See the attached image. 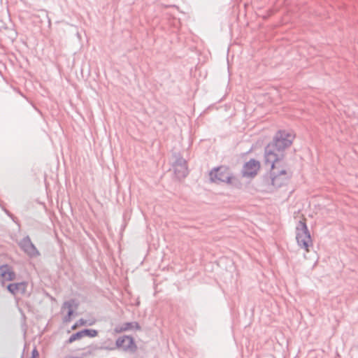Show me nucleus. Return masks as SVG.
<instances>
[{
  "label": "nucleus",
  "instance_id": "f257e3e1",
  "mask_svg": "<svg viewBox=\"0 0 358 358\" xmlns=\"http://www.w3.org/2000/svg\"><path fill=\"white\" fill-rule=\"evenodd\" d=\"M293 139L291 133L280 130L264 149V165L271 170V183L276 187L284 185L291 176L284 158L285 150L291 145Z\"/></svg>",
  "mask_w": 358,
  "mask_h": 358
},
{
  "label": "nucleus",
  "instance_id": "f03ea898",
  "mask_svg": "<svg viewBox=\"0 0 358 358\" xmlns=\"http://www.w3.org/2000/svg\"><path fill=\"white\" fill-rule=\"evenodd\" d=\"M209 178L212 182L217 184L220 182L231 184L235 180L229 169L223 166L213 169L209 173Z\"/></svg>",
  "mask_w": 358,
  "mask_h": 358
},
{
  "label": "nucleus",
  "instance_id": "7ed1b4c3",
  "mask_svg": "<svg viewBox=\"0 0 358 358\" xmlns=\"http://www.w3.org/2000/svg\"><path fill=\"white\" fill-rule=\"evenodd\" d=\"M296 239L300 248L309 251V246L312 244V239L306 222L299 221L296 228Z\"/></svg>",
  "mask_w": 358,
  "mask_h": 358
},
{
  "label": "nucleus",
  "instance_id": "20e7f679",
  "mask_svg": "<svg viewBox=\"0 0 358 358\" xmlns=\"http://www.w3.org/2000/svg\"><path fill=\"white\" fill-rule=\"evenodd\" d=\"M20 248L30 257H38L40 253L31 242L29 236L24 237L19 243Z\"/></svg>",
  "mask_w": 358,
  "mask_h": 358
},
{
  "label": "nucleus",
  "instance_id": "39448f33",
  "mask_svg": "<svg viewBox=\"0 0 358 358\" xmlns=\"http://www.w3.org/2000/svg\"><path fill=\"white\" fill-rule=\"evenodd\" d=\"M173 168L175 175L178 179L184 178L188 174L187 162L184 158L181 157L176 158V162L173 164Z\"/></svg>",
  "mask_w": 358,
  "mask_h": 358
},
{
  "label": "nucleus",
  "instance_id": "423d86ee",
  "mask_svg": "<svg viewBox=\"0 0 358 358\" xmlns=\"http://www.w3.org/2000/svg\"><path fill=\"white\" fill-rule=\"evenodd\" d=\"M15 273L8 264L0 266V281L3 284L5 281H11L15 278Z\"/></svg>",
  "mask_w": 358,
  "mask_h": 358
},
{
  "label": "nucleus",
  "instance_id": "0eeeda50",
  "mask_svg": "<svg viewBox=\"0 0 358 358\" xmlns=\"http://www.w3.org/2000/svg\"><path fill=\"white\" fill-rule=\"evenodd\" d=\"M259 166L258 161L251 159L245 163L243 170V175L244 176H254L257 174V169Z\"/></svg>",
  "mask_w": 358,
  "mask_h": 358
},
{
  "label": "nucleus",
  "instance_id": "6e6552de",
  "mask_svg": "<svg viewBox=\"0 0 358 358\" xmlns=\"http://www.w3.org/2000/svg\"><path fill=\"white\" fill-rule=\"evenodd\" d=\"M27 282H21L17 283H10L7 286V289L13 294L20 293L24 294L27 292Z\"/></svg>",
  "mask_w": 358,
  "mask_h": 358
},
{
  "label": "nucleus",
  "instance_id": "1a4fd4ad",
  "mask_svg": "<svg viewBox=\"0 0 358 358\" xmlns=\"http://www.w3.org/2000/svg\"><path fill=\"white\" fill-rule=\"evenodd\" d=\"M133 345H134V342L133 338L131 336H124L118 338L116 341V345L118 348H122L124 350H129Z\"/></svg>",
  "mask_w": 358,
  "mask_h": 358
},
{
  "label": "nucleus",
  "instance_id": "9d476101",
  "mask_svg": "<svg viewBox=\"0 0 358 358\" xmlns=\"http://www.w3.org/2000/svg\"><path fill=\"white\" fill-rule=\"evenodd\" d=\"M132 329L140 330L141 326L136 322H125V323H123L120 327H116L115 329V331L117 333H120V332L127 331L132 330Z\"/></svg>",
  "mask_w": 358,
  "mask_h": 358
},
{
  "label": "nucleus",
  "instance_id": "9b49d317",
  "mask_svg": "<svg viewBox=\"0 0 358 358\" xmlns=\"http://www.w3.org/2000/svg\"><path fill=\"white\" fill-rule=\"evenodd\" d=\"M78 301L74 299H71L70 300H68V301H66L62 306V310H64V309H67L68 310H75L78 308Z\"/></svg>",
  "mask_w": 358,
  "mask_h": 358
},
{
  "label": "nucleus",
  "instance_id": "f8f14e48",
  "mask_svg": "<svg viewBox=\"0 0 358 358\" xmlns=\"http://www.w3.org/2000/svg\"><path fill=\"white\" fill-rule=\"evenodd\" d=\"M83 337L82 331L73 334L69 338L67 343H72L73 342L79 340Z\"/></svg>",
  "mask_w": 358,
  "mask_h": 358
},
{
  "label": "nucleus",
  "instance_id": "ddd939ff",
  "mask_svg": "<svg viewBox=\"0 0 358 358\" xmlns=\"http://www.w3.org/2000/svg\"><path fill=\"white\" fill-rule=\"evenodd\" d=\"M83 337L89 336L91 338L95 337L98 335V331L95 329H85L82 330Z\"/></svg>",
  "mask_w": 358,
  "mask_h": 358
},
{
  "label": "nucleus",
  "instance_id": "4468645a",
  "mask_svg": "<svg viewBox=\"0 0 358 358\" xmlns=\"http://www.w3.org/2000/svg\"><path fill=\"white\" fill-rule=\"evenodd\" d=\"M87 323L86 320L81 318L71 327L72 329H76L79 325H85Z\"/></svg>",
  "mask_w": 358,
  "mask_h": 358
},
{
  "label": "nucleus",
  "instance_id": "2eb2a0df",
  "mask_svg": "<svg viewBox=\"0 0 358 358\" xmlns=\"http://www.w3.org/2000/svg\"><path fill=\"white\" fill-rule=\"evenodd\" d=\"M38 357V352L34 348L31 352V356L30 358H37Z\"/></svg>",
  "mask_w": 358,
  "mask_h": 358
},
{
  "label": "nucleus",
  "instance_id": "dca6fc26",
  "mask_svg": "<svg viewBox=\"0 0 358 358\" xmlns=\"http://www.w3.org/2000/svg\"><path fill=\"white\" fill-rule=\"evenodd\" d=\"M63 321H64V322H66H66H70V321H71V317H68V315H66L64 317Z\"/></svg>",
  "mask_w": 358,
  "mask_h": 358
},
{
  "label": "nucleus",
  "instance_id": "f3484780",
  "mask_svg": "<svg viewBox=\"0 0 358 358\" xmlns=\"http://www.w3.org/2000/svg\"><path fill=\"white\" fill-rule=\"evenodd\" d=\"M73 313H74V310H71H71H69L67 311V315H68V317H71V316L73 315Z\"/></svg>",
  "mask_w": 358,
  "mask_h": 358
},
{
  "label": "nucleus",
  "instance_id": "a211bd4d",
  "mask_svg": "<svg viewBox=\"0 0 358 358\" xmlns=\"http://www.w3.org/2000/svg\"><path fill=\"white\" fill-rule=\"evenodd\" d=\"M10 218L12 219V220H13L15 223H16L18 226H20V224H19V222H18L17 219V217H15V216L13 215V217H10Z\"/></svg>",
  "mask_w": 358,
  "mask_h": 358
},
{
  "label": "nucleus",
  "instance_id": "6ab92c4d",
  "mask_svg": "<svg viewBox=\"0 0 358 358\" xmlns=\"http://www.w3.org/2000/svg\"><path fill=\"white\" fill-rule=\"evenodd\" d=\"M2 210H3V212L7 215L9 213V210H8L6 208L3 207L2 208Z\"/></svg>",
  "mask_w": 358,
  "mask_h": 358
},
{
  "label": "nucleus",
  "instance_id": "aec40b11",
  "mask_svg": "<svg viewBox=\"0 0 358 358\" xmlns=\"http://www.w3.org/2000/svg\"><path fill=\"white\" fill-rule=\"evenodd\" d=\"M7 215H8V217H13V215L10 212H9V213H8V214H7Z\"/></svg>",
  "mask_w": 358,
  "mask_h": 358
}]
</instances>
